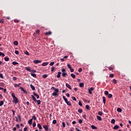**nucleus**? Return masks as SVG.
Segmentation results:
<instances>
[{
  "instance_id": "nucleus-13",
  "label": "nucleus",
  "mask_w": 131,
  "mask_h": 131,
  "mask_svg": "<svg viewBox=\"0 0 131 131\" xmlns=\"http://www.w3.org/2000/svg\"><path fill=\"white\" fill-rule=\"evenodd\" d=\"M103 104H106V98L105 96L102 97Z\"/></svg>"
},
{
  "instance_id": "nucleus-18",
  "label": "nucleus",
  "mask_w": 131,
  "mask_h": 131,
  "mask_svg": "<svg viewBox=\"0 0 131 131\" xmlns=\"http://www.w3.org/2000/svg\"><path fill=\"white\" fill-rule=\"evenodd\" d=\"M37 127H38L39 129H42V127H41V125L40 124H37Z\"/></svg>"
},
{
  "instance_id": "nucleus-43",
  "label": "nucleus",
  "mask_w": 131,
  "mask_h": 131,
  "mask_svg": "<svg viewBox=\"0 0 131 131\" xmlns=\"http://www.w3.org/2000/svg\"><path fill=\"white\" fill-rule=\"evenodd\" d=\"M71 77H73L74 79L75 78V75L74 74H71Z\"/></svg>"
},
{
  "instance_id": "nucleus-7",
  "label": "nucleus",
  "mask_w": 131,
  "mask_h": 131,
  "mask_svg": "<svg viewBox=\"0 0 131 131\" xmlns=\"http://www.w3.org/2000/svg\"><path fill=\"white\" fill-rule=\"evenodd\" d=\"M30 86L32 91H35V88L34 87V86H33V85H32V84H31Z\"/></svg>"
},
{
  "instance_id": "nucleus-51",
  "label": "nucleus",
  "mask_w": 131,
  "mask_h": 131,
  "mask_svg": "<svg viewBox=\"0 0 131 131\" xmlns=\"http://www.w3.org/2000/svg\"><path fill=\"white\" fill-rule=\"evenodd\" d=\"M25 54L27 56H29V53L28 52V51H25Z\"/></svg>"
},
{
  "instance_id": "nucleus-11",
  "label": "nucleus",
  "mask_w": 131,
  "mask_h": 131,
  "mask_svg": "<svg viewBox=\"0 0 131 131\" xmlns=\"http://www.w3.org/2000/svg\"><path fill=\"white\" fill-rule=\"evenodd\" d=\"M62 98L66 103L68 102V99H67V98H66V97L65 96H63Z\"/></svg>"
},
{
  "instance_id": "nucleus-14",
  "label": "nucleus",
  "mask_w": 131,
  "mask_h": 131,
  "mask_svg": "<svg viewBox=\"0 0 131 131\" xmlns=\"http://www.w3.org/2000/svg\"><path fill=\"white\" fill-rule=\"evenodd\" d=\"M20 85H21V83H19L18 84H15L14 86L15 88H18L20 86Z\"/></svg>"
},
{
  "instance_id": "nucleus-48",
  "label": "nucleus",
  "mask_w": 131,
  "mask_h": 131,
  "mask_svg": "<svg viewBox=\"0 0 131 131\" xmlns=\"http://www.w3.org/2000/svg\"><path fill=\"white\" fill-rule=\"evenodd\" d=\"M17 117H18L19 121H21V117L20 116V115H17Z\"/></svg>"
},
{
  "instance_id": "nucleus-6",
  "label": "nucleus",
  "mask_w": 131,
  "mask_h": 131,
  "mask_svg": "<svg viewBox=\"0 0 131 131\" xmlns=\"http://www.w3.org/2000/svg\"><path fill=\"white\" fill-rule=\"evenodd\" d=\"M61 74H62V73H61V72H58L57 73V78H60V77L61 76Z\"/></svg>"
},
{
  "instance_id": "nucleus-30",
  "label": "nucleus",
  "mask_w": 131,
  "mask_h": 131,
  "mask_svg": "<svg viewBox=\"0 0 131 131\" xmlns=\"http://www.w3.org/2000/svg\"><path fill=\"white\" fill-rule=\"evenodd\" d=\"M36 102H37L38 105H40V103H41V101H40V100H36Z\"/></svg>"
},
{
  "instance_id": "nucleus-57",
  "label": "nucleus",
  "mask_w": 131,
  "mask_h": 131,
  "mask_svg": "<svg viewBox=\"0 0 131 131\" xmlns=\"http://www.w3.org/2000/svg\"><path fill=\"white\" fill-rule=\"evenodd\" d=\"M67 67H68V68H69V69H71V66H70V64H68Z\"/></svg>"
},
{
  "instance_id": "nucleus-55",
  "label": "nucleus",
  "mask_w": 131,
  "mask_h": 131,
  "mask_svg": "<svg viewBox=\"0 0 131 131\" xmlns=\"http://www.w3.org/2000/svg\"><path fill=\"white\" fill-rule=\"evenodd\" d=\"M54 70H55V67H52L51 68V72H53L54 71Z\"/></svg>"
},
{
  "instance_id": "nucleus-58",
  "label": "nucleus",
  "mask_w": 131,
  "mask_h": 131,
  "mask_svg": "<svg viewBox=\"0 0 131 131\" xmlns=\"http://www.w3.org/2000/svg\"><path fill=\"white\" fill-rule=\"evenodd\" d=\"M110 77H111V78L114 77V75H113V74H111L110 75Z\"/></svg>"
},
{
  "instance_id": "nucleus-38",
  "label": "nucleus",
  "mask_w": 131,
  "mask_h": 131,
  "mask_svg": "<svg viewBox=\"0 0 131 131\" xmlns=\"http://www.w3.org/2000/svg\"><path fill=\"white\" fill-rule=\"evenodd\" d=\"M14 22L15 23H19V22H20V20H18V19H14Z\"/></svg>"
},
{
  "instance_id": "nucleus-25",
  "label": "nucleus",
  "mask_w": 131,
  "mask_h": 131,
  "mask_svg": "<svg viewBox=\"0 0 131 131\" xmlns=\"http://www.w3.org/2000/svg\"><path fill=\"white\" fill-rule=\"evenodd\" d=\"M117 112H121L122 111V110H121V108L118 107V108L117 109Z\"/></svg>"
},
{
  "instance_id": "nucleus-28",
  "label": "nucleus",
  "mask_w": 131,
  "mask_h": 131,
  "mask_svg": "<svg viewBox=\"0 0 131 131\" xmlns=\"http://www.w3.org/2000/svg\"><path fill=\"white\" fill-rule=\"evenodd\" d=\"M31 119H32V120H33V119H34V120H36V117H35V115L33 116L32 117Z\"/></svg>"
},
{
  "instance_id": "nucleus-37",
  "label": "nucleus",
  "mask_w": 131,
  "mask_h": 131,
  "mask_svg": "<svg viewBox=\"0 0 131 131\" xmlns=\"http://www.w3.org/2000/svg\"><path fill=\"white\" fill-rule=\"evenodd\" d=\"M111 123H112L113 124H114V123H115V119H113L111 121Z\"/></svg>"
},
{
  "instance_id": "nucleus-17",
  "label": "nucleus",
  "mask_w": 131,
  "mask_h": 131,
  "mask_svg": "<svg viewBox=\"0 0 131 131\" xmlns=\"http://www.w3.org/2000/svg\"><path fill=\"white\" fill-rule=\"evenodd\" d=\"M79 86L80 88H83V86H84V84L83 83H80Z\"/></svg>"
},
{
  "instance_id": "nucleus-39",
  "label": "nucleus",
  "mask_w": 131,
  "mask_h": 131,
  "mask_svg": "<svg viewBox=\"0 0 131 131\" xmlns=\"http://www.w3.org/2000/svg\"><path fill=\"white\" fill-rule=\"evenodd\" d=\"M67 74L65 72H63V73H62V75L63 77H65L66 76Z\"/></svg>"
},
{
  "instance_id": "nucleus-34",
  "label": "nucleus",
  "mask_w": 131,
  "mask_h": 131,
  "mask_svg": "<svg viewBox=\"0 0 131 131\" xmlns=\"http://www.w3.org/2000/svg\"><path fill=\"white\" fill-rule=\"evenodd\" d=\"M66 104H67V105H68V106H71V102L70 101H68L66 103Z\"/></svg>"
},
{
  "instance_id": "nucleus-23",
  "label": "nucleus",
  "mask_w": 131,
  "mask_h": 131,
  "mask_svg": "<svg viewBox=\"0 0 131 131\" xmlns=\"http://www.w3.org/2000/svg\"><path fill=\"white\" fill-rule=\"evenodd\" d=\"M85 108L87 110H91V108H90V106L89 105H85Z\"/></svg>"
},
{
  "instance_id": "nucleus-2",
  "label": "nucleus",
  "mask_w": 131,
  "mask_h": 131,
  "mask_svg": "<svg viewBox=\"0 0 131 131\" xmlns=\"http://www.w3.org/2000/svg\"><path fill=\"white\" fill-rule=\"evenodd\" d=\"M55 92L52 93V96L54 97H58L59 96V89H56Z\"/></svg>"
},
{
  "instance_id": "nucleus-52",
  "label": "nucleus",
  "mask_w": 131,
  "mask_h": 131,
  "mask_svg": "<svg viewBox=\"0 0 131 131\" xmlns=\"http://www.w3.org/2000/svg\"><path fill=\"white\" fill-rule=\"evenodd\" d=\"M35 126H36V123H35V122H34L33 123V127H35Z\"/></svg>"
},
{
  "instance_id": "nucleus-62",
  "label": "nucleus",
  "mask_w": 131,
  "mask_h": 131,
  "mask_svg": "<svg viewBox=\"0 0 131 131\" xmlns=\"http://www.w3.org/2000/svg\"><path fill=\"white\" fill-rule=\"evenodd\" d=\"M4 19H0V23H1V24H3V23H4Z\"/></svg>"
},
{
  "instance_id": "nucleus-36",
  "label": "nucleus",
  "mask_w": 131,
  "mask_h": 131,
  "mask_svg": "<svg viewBox=\"0 0 131 131\" xmlns=\"http://www.w3.org/2000/svg\"><path fill=\"white\" fill-rule=\"evenodd\" d=\"M31 76H33V77H35V78L36 77V74H35L31 73Z\"/></svg>"
},
{
  "instance_id": "nucleus-33",
  "label": "nucleus",
  "mask_w": 131,
  "mask_h": 131,
  "mask_svg": "<svg viewBox=\"0 0 131 131\" xmlns=\"http://www.w3.org/2000/svg\"><path fill=\"white\" fill-rule=\"evenodd\" d=\"M13 45H14V46H18V42L17 41H14L13 42Z\"/></svg>"
},
{
  "instance_id": "nucleus-41",
  "label": "nucleus",
  "mask_w": 131,
  "mask_h": 131,
  "mask_svg": "<svg viewBox=\"0 0 131 131\" xmlns=\"http://www.w3.org/2000/svg\"><path fill=\"white\" fill-rule=\"evenodd\" d=\"M12 64H13V65H18V64H19V63H18V62H17L16 61H13L12 62Z\"/></svg>"
},
{
  "instance_id": "nucleus-49",
  "label": "nucleus",
  "mask_w": 131,
  "mask_h": 131,
  "mask_svg": "<svg viewBox=\"0 0 131 131\" xmlns=\"http://www.w3.org/2000/svg\"><path fill=\"white\" fill-rule=\"evenodd\" d=\"M72 99L73 100V101H76V98H75L74 96H72Z\"/></svg>"
},
{
  "instance_id": "nucleus-42",
  "label": "nucleus",
  "mask_w": 131,
  "mask_h": 131,
  "mask_svg": "<svg viewBox=\"0 0 131 131\" xmlns=\"http://www.w3.org/2000/svg\"><path fill=\"white\" fill-rule=\"evenodd\" d=\"M53 124H56L57 123V120H53L52 122Z\"/></svg>"
},
{
  "instance_id": "nucleus-35",
  "label": "nucleus",
  "mask_w": 131,
  "mask_h": 131,
  "mask_svg": "<svg viewBox=\"0 0 131 131\" xmlns=\"http://www.w3.org/2000/svg\"><path fill=\"white\" fill-rule=\"evenodd\" d=\"M107 98H108V99L112 98V94H110L107 95Z\"/></svg>"
},
{
  "instance_id": "nucleus-20",
  "label": "nucleus",
  "mask_w": 131,
  "mask_h": 131,
  "mask_svg": "<svg viewBox=\"0 0 131 131\" xmlns=\"http://www.w3.org/2000/svg\"><path fill=\"white\" fill-rule=\"evenodd\" d=\"M112 82H113V83L116 84V83H117V81L116 80V79H114L112 81Z\"/></svg>"
},
{
  "instance_id": "nucleus-26",
  "label": "nucleus",
  "mask_w": 131,
  "mask_h": 131,
  "mask_svg": "<svg viewBox=\"0 0 131 131\" xmlns=\"http://www.w3.org/2000/svg\"><path fill=\"white\" fill-rule=\"evenodd\" d=\"M4 59H5V61H6V62L10 61V58H9V57H5Z\"/></svg>"
},
{
  "instance_id": "nucleus-3",
  "label": "nucleus",
  "mask_w": 131,
  "mask_h": 131,
  "mask_svg": "<svg viewBox=\"0 0 131 131\" xmlns=\"http://www.w3.org/2000/svg\"><path fill=\"white\" fill-rule=\"evenodd\" d=\"M12 101L15 104H18V103H19V100H18V98H17V97H15L14 98H13Z\"/></svg>"
},
{
  "instance_id": "nucleus-40",
  "label": "nucleus",
  "mask_w": 131,
  "mask_h": 131,
  "mask_svg": "<svg viewBox=\"0 0 131 131\" xmlns=\"http://www.w3.org/2000/svg\"><path fill=\"white\" fill-rule=\"evenodd\" d=\"M42 77H43V78H47V77H48V75L44 74L42 75Z\"/></svg>"
},
{
  "instance_id": "nucleus-60",
  "label": "nucleus",
  "mask_w": 131,
  "mask_h": 131,
  "mask_svg": "<svg viewBox=\"0 0 131 131\" xmlns=\"http://www.w3.org/2000/svg\"><path fill=\"white\" fill-rule=\"evenodd\" d=\"M62 127H65V126H66L65 122H62Z\"/></svg>"
},
{
  "instance_id": "nucleus-47",
  "label": "nucleus",
  "mask_w": 131,
  "mask_h": 131,
  "mask_svg": "<svg viewBox=\"0 0 131 131\" xmlns=\"http://www.w3.org/2000/svg\"><path fill=\"white\" fill-rule=\"evenodd\" d=\"M3 105H4V101H1L0 102V107H1V106H3Z\"/></svg>"
},
{
  "instance_id": "nucleus-16",
  "label": "nucleus",
  "mask_w": 131,
  "mask_h": 131,
  "mask_svg": "<svg viewBox=\"0 0 131 131\" xmlns=\"http://www.w3.org/2000/svg\"><path fill=\"white\" fill-rule=\"evenodd\" d=\"M28 123L29 124H30V125H31V124H32V119H31L28 121Z\"/></svg>"
},
{
  "instance_id": "nucleus-19",
  "label": "nucleus",
  "mask_w": 131,
  "mask_h": 131,
  "mask_svg": "<svg viewBox=\"0 0 131 131\" xmlns=\"http://www.w3.org/2000/svg\"><path fill=\"white\" fill-rule=\"evenodd\" d=\"M97 119H98V120H99V121H101V120H102V118L99 116H97Z\"/></svg>"
},
{
  "instance_id": "nucleus-45",
  "label": "nucleus",
  "mask_w": 131,
  "mask_h": 131,
  "mask_svg": "<svg viewBox=\"0 0 131 131\" xmlns=\"http://www.w3.org/2000/svg\"><path fill=\"white\" fill-rule=\"evenodd\" d=\"M78 113H82V110L81 108H80L78 110Z\"/></svg>"
},
{
  "instance_id": "nucleus-24",
  "label": "nucleus",
  "mask_w": 131,
  "mask_h": 131,
  "mask_svg": "<svg viewBox=\"0 0 131 131\" xmlns=\"http://www.w3.org/2000/svg\"><path fill=\"white\" fill-rule=\"evenodd\" d=\"M91 128H92V129H97V127L93 125H91Z\"/></svg>"
},
{
  "instance_id": "nucleus-1",
  "label": "nucleus",
  "mask_w": 131,
  "mask_h": 131,
  "mask_svg": "<svg viewBox=\"0 0 131 131\" xmlns=\"http://www.w3.org/2000/svg\"><path fill=\"white\" fill-rule=\"evenodd\" d=\"M25 69H26V70H27V71H28L29 72H31V73H36V70L30 69V67H25Z\"/></svg>"
},
{
  "instance_id": "nucleus-53",
  "label": "nucleus",
  "mask_w": 131,
  "mask_h": 131,
  "mask_svg": "<svg viewBox=\"0 0 131 131\" xmlns=\"http://www.w3.org/2000/svg\"><path fill=\"white\" fill-rule=\"evenodd\" d=\"M78 122H79V123H80V124H81V123H82V120H81V119H79L78 120Z\"/></svg>"
},
{
  "instance_id": "nucleus-46",
  "label": "nucleus",
  "mask_w": 131,
  "mask_h": 131,
  "mask_svg": "<svg viewBox=\"0 0 131 131\" xmlns=\"http://www.w3.org/2000/svg\"><path fill=\"white\" fill-rule=\"evenodd\" d=\"M88 92L90 95H92V94H93V93L92 92V91L90 90V89H88Z\"/></svg>"
},
{
  "instance_id": "nucleus-56",
  "label": "nucleus",
  "mask_w": 131,
  "mask_h": 131,
  "mask_svg": "<svg viewBox=\"0 0 131 131\" xmlns=\"http://www.w3.org/2000/svg\"><path fill=\"white\" fill-rule=\"evenodd\" d=\"M15 54H16V55H19V51L15 50Z\"/></svg>"
},
{
  "instance_id": "nucleus-50",
  "label": "nucleus",
  "mask_w": 131,
  "mask_h": 131,
  "mask_svg": "<svg viewBox=\"0 0 131 131\" xmlns=\"http://www.w3.org/2000/svg\"><path fill=\"white\" fill-rule=\"evenodd\" d=\"M79 106H82V103H81V101H79L78 103Z\"/></svg>"
},
{
  "instance_id": "nucleus-63",
  "label": "nucleus",
  "mask_w": 131,
  "mask_h": 131,
  "mask_svg": "<svg viewBox=\"0 0 131 131\" xmlns=\"http://www.w3.org/2000/svg\"><path fill=\"white\" fill-rule=\"evenodd\" d=\"M13 80H17V78L16 77H13Z\"/></svg>"
},
{
  "instance_id": "nucleus-21",
  "label": "nucleus",
  "mask_w": 131,
  "mask_h": 131,
  "mask_svg": "<svg viewBox=\"0 0 131 131\" xmlns=\"http://www.w3.org/2000/svg\"><path fill=\"white\" fill-rule=\"evenodd\" d=\"M31 97L32 98L33 101L36 102V98L33 95H31Z\"/></svg>"
},
{
  "instance_id": "nucleus-10",
  "label": "nucleus",
  "mask_w": 131,
  "mask_h": 131,
  "mask_svg": "<svg viewBox=\"0 0 131 131\" xmlns=\"http://www.w3.org/2000/svg\"><path fill=\"white\" fill-rule=\"evenodd\" d=\"M33 95L34 96H35L36 97L37 99H39V95H37L36 93H35V92H33Z\"/></svg>"
},
{
  "instance_id": "nucleus-8",
  "label": "nucleus",
  "mask_w": 131,
  "mask_h": 131,
  "mask_svg": "<svg viewBox=\"0 0 131 131\" xmlns=\"http://www.w3.org/2000/svg\"><path fill=\"white\" fill-rule=\"evenodd\" d=\"M19 89L21 90V91H22V92H23L24 93V94H26V93H27V92H26V91H25V90L23 89V87H21V86H20V87L19 88Z\"/></svg>"
},
{
  "instance_id": "nucleus-59",
  "label": "nucleus",
  "mask_w": 131,
  "mask_h": 131,
  "mask_svg": "<svg viewBox=\"0 0 131 131\" xmlns=\"http://www.w3.org/2000/svg\"><path fill=\"white\" fill-rule=\"evenodd\" d=\"M57 89H56V88L52 86L51 89V90H53L54 91H55V90H57Z\"/></svg>"
},
{
  "instance_id": "nucleus-27",
  "label": "nucleus",
  "mask_w": 131,
  "mask_h": 131,
  "mask_svg": "<svg viewBox=\"0 0 131 131\" xmlns=\"http://www.w3.org/2000/svg\"><path fill=\"white\" fill-rule=\"evenodd\" d=\"M98 114L100 116H102L103 115V113H102V112H101V111H99V112H98Z\"/></svg>"
},
{
  "instance_id": "nucleus-54",
  "label": "nucleus",
  "mask_w": 131,
  "mask_h": 131,
  "mask_svg": "<svg viewBox=\"0 0 131 131\" xmlns=\"http://www.w3.org/2000/svg\"><path fill=\"white\" fill-rule=\"evenodd\" d=\"M54 64H55V62L54 61H53L50 63V66H53L54 65Z\"/></svg>"
},
{
  "instance_id": "nucleus-22",
  "label": "nucleus",
  "mask_w": 131,
  "mask_h": 131,
  "mask_svg": "<svg viewBox=\"0 0 131 131\" xmlns=\"http://www.w3.org/2000/svg\"><path fill=\"white\" fill-rule=\"evenodd\" d=\"M51 34H52V32H48L45 33L46 35H51Z\"/></svg>"
},
{
  "instance_id": "nucleus-4",
  "label": "nucleus",
  "mask_w": 131,
  "mask_h": 131,
  "mask_svg": "<svg viewBox=\"0 0 131 131\" xmlns=\"http://www.w3.org/2000/svg\"><path fill=\"white\" fill-rule=\"evenodd\" d=\"M43 127L44 129H45L46 131H49V125H45L43 126Z\"/></svg>"
},
{
  "instance_id": "nucleus-61",
  "label": "nucleus",
  "mask_w": 131,
  "mask_h": 131,
  "mask_svg": "<svg viewBox=\"0 0 131 131\" xmlns=\"http://www.w3.org/2000/svg\"><path fill=\"white\" fill-rule=\"evenodd\" d=\"M12 112L13 113V116H14V115H15V112H16L14 110H12Z\"/></svg>"
},
{
  "instance_id": "nucleus-44",
  "label": "nucleus",
  "mask_w": 131,
  "mask_h": 131,
  "mask_svg": "<svg viewBox=\"0 0 131 131\" xmlns=\"http://www.w3.org/2000/svg\"><path fill=\"white\" fill-rule=\"evenodd\" d=\"M0 56H2V57H4L5 55L3 52H0Z\"/></svg>"
},
{
  "instance_id": "nucleus-12",
  "label": "nucleus",
  "mask_w": 131,
  "mask_h": 131,
  "mask_svg": "<svg viewBox=\"0 0 131 131\" xmlns=\"http://www.w3.org/2000/svg\"><path fill=\"white\" fill-rule=\"evenodd\" d=\"M114 129H118L119 128V126L116 125L113 127Z\"/></svg>"
},
{
  "instance_id": "nucleus-15",
  "label": "nucleus",
  "mask_w": 131,
  "mask_h": 131,
  "mask_svg": "<svg viewBox=\"0 0 131 131\" xmlns=\"http://www.w3.org/2000/svg\"><path fill=\"white\" fill-rule=\"evenodd\" d=\"M49 64V62H44V63H43L42 64V66H47V65H48Z\"/></svg>"
},
{
  "instance_id": "nucleus-5",
  "label": "nucleus",
  "mask_w": 131,
  "mask_h": 131,
  "mask_svg": "<svg viewBox=\"0 0 131 131\" xmlns=\"http://www.w3.org/2000/svg\"><path fill=\"white\" fill-rule=\"evenodd\" d=\"M34 64H38V63H41V60H34Z\"/></svg>"
},
{
  "instance_id": "nucleus-29",
  "label": "nucleus",
  "mask_w": 131,
  "mask_h": 131,
  "mask_svg": "<svg viewBox=\"0 0 131 131\" xmlns=\"http://www.w3.org/2000/svg\"><path fill=\"white\" fill-rule=\"evenodd\" d=\"M0 86H2L3 88H5V83L3 82L0 83Z\"/></svg>"
},
{
  "instance_id": "nucleus-64",
  "label": "nucleus",
  "mask_w": 131,
  "mask_h": 131,
  "mask_svg": "<svg viewBox=\"0 0 131 131\" xmlns=\"http://www.w3.org/2000/svg\"><path fill=\"white\" fill-rule=\"evenodd\" d=\"M27 127H25L24 128V131H27Z\"/></svg>"
},
{
  "instance_id": "nucleus-9",
  "label": "nucleus",
  "mask_w": 131,
  "mask_h": 131,
  "mask_svg": "<svg viewBox=\"0 0 131 131\" xmlns=\"http://www.w3.org/2000/svg\"><path fill=\"white\" fill-rule=\"evenodd\" d=\"M66 86H67V88L69 89V90H71V86H70V85H69V84H68L67 83H66Z\"/></svg>"
},
{
  "instance_id": "nucleus-32",
  "label": "nucleus",
  "mask_w": 131,
  "mask_h": 131,
  "mask_svg": "<svg viewBox=\"0 0 131 131\" xmlns=\"http://www.w3.org/2000/svg\"><path fill=\"white\" fill-rule=\"evenodd\" d=\"M104 94L105 95V96H108L109 95V92H108V91H104Z\"/></svg>"
},
{
  "instance_id": "nucleus-31",
  "label": "nucleus",
  "mask_w": 131,
  "mask_h": 131,
  "mask_svg": "<svg viewBox=\"0 0 131 131\" xmlns=\"http://www.w3.org/2000/svg\"><path fill=\"white\" fill-rule=\"evenodd\" d=\"M11 95V97H13V99H14V98H16V96H15V94H14L13 93H12Z\"/></svg>"
}]
</instances>
